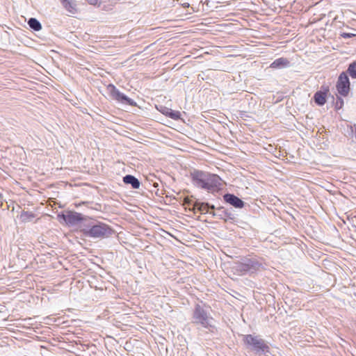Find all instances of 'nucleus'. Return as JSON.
<instances>
[{
  "label": "nucleus",
  "instance_id": "nucleus-1",
  "mask_svg": "<svg viewBox=\"0 0 356 356\" xmlns=\"http://www.w3.org/2000/svg\"><path fill=\"white\" fill-rule=\"evenodd\" d=\"M191 177L195 186L207 190L209 193L218 191L222 185L221 179L215 174L195 170L191 172Z\"/></svg>",
  "mask_w": 356,
  "mask_h": 356
},
{
  "label": "nucleus",
  "instance_id": "nucleus-2",
  "mask_svg": "<svg viewBox=\"0 0 356 356\" xmlns=\"http://www.w3.org/2000/svg\"><path fill=\"white\" fill-rule=\"evenodd\" d=\"M81 231L84 236L92 238L108 237L112 233V229L107 225L102 222H95L89 219L86 224L83 225Z\"/></svg>",
  "mask_w": 356,
  "mask_h": 356
},
{
  "label": "nucleus",
  "instance_id": "nucleus-3",
  "mask_svg": "<svg viewBox=\"0 0 356 356\" xmlns=\"http://www.w3.org/2000/svg\"><path fill=\"white\" fill-rule=\"evenodd\" d=\"M213 318L200 305H197L193 314V323L200 325L202 327L211 330L213 328Z\"/></svg>",
  "mask_w": 356,
  "mask_h": 356
},
{
  "label": "nucleus",
  "instance_id": "nucleus-4",
  "mask_svg": "<svg viewBox=\"0 0 356 356\" xmlns=\"http://www.w3.org/2000/svg\"><path fill=\"white\" fill-rule=\"evenodd\" d=\"M243 342L248 348L252 349L256 353H268L269 347L265 341L259 336L247 334L243 337Z\"/></svg>",
  "mask_w": 356,
  "mask_h": 356
},
{
  "label": "nucleus",
  "instance_id": "nucleus-5",
  "mask_svg": "<svg viewBox=\"0 0 356 356\" xmlns=\"http://www.w3.org/2000/svg\"><path fill=\"white\" fill-rule=\"evenodd\" d=\"M106 90L110 97L122 104L136 106V103L128 97L124 93L121 92L113 84L110 83L106 87Z\"/></svg>",
  "mask_w": 356,
  "mask_h": 356
},
{
  "label": "nucleus",
  "instance_id": "nucleus-6",
  "mask_svg": "<svg viewBox=\"0 0 356 356\" xmlns=\"http://www.w3.org/2000/svg\"><path fill=\"white\" fill-rule=\"evenodd\" d=\"M59 217L62 218L67 224L70 225H77L81 223V227H83L84 224H86L88 218L84 217L81 213L75 211H68L66 214L59 215Z\"/></svg>",
  "mask_w": 356,
  "mask_h": 356
},
{
  "label": "nucleus",
  "instance_id": "nucleus-7",
  "mask_svg": "<svg viewBox=\"0 0 356 356\" xmlns=\"http://www.w3.org/2000/svg\"><path fill=\"white\" fill-rule=\"evenodd\" d=\"M243 261L246 266V271L249 275L256 273L258 271L265 269V266L259 258L244 257Z\"/></svg>",
  "mask_w": 356,
  "mask_h": 356
},
{
  "label": "nucleus",
  "instance_id": "nucleus-8",
  "mask_svg": "<svg viewBox=\"0 0 356 356\" xmlns=\"http://www.w3.org/2000/svg\"><path fill=\"white\" fill-rule=\"evenodd\" d=\"M350 81L346 72H343L339 76L336 88L338 93L343 96H348L350 92Z\"/></svg>",
  "mask_w": 356,
  "mask_h": 356
},
{
  "label": "nucleus",
  "instance_id": "nucleus-9",
  "mask_svg": "<svg viewBox=\"0 0 356 356\" xmlns=\"http://www.w3.org/2000/svg\"><path fill=\"white\" fill-rule=\"evenodd\" d=\"M223 200L227 203L237 209H241L244 207V202L234 194L226 193L223 195Z\"/></svg>",
  "mask_w": 356,
  "mask_h": 356
},
{
  "label": "nucleus",
  "instance_id": "nucleus-10",
  "mask_svg": "<svg viewBox=\"0 0 356 356\" xmlns=\"http://www.w3.org/2000/svg\"><path fill=\"white\" fill-rule=\"evenodd\" d=\"M231 268L234 274L236 275L242 276L248 274L246 271V266L243 261V258L241 259V261L234 262Z\"/></svg>",
  "mask_w": 356,
  "mask_h": 356
},
{
  "label": "nucleus",
  "instance_id": "nucleus-11",
  "mask_svg": "<svg viewBox=\"0 0 356 356\" xmlns=\"http://www.w3.org/2000/svg\"><path fill=\"white\" fill-rule=\"evenodd\" d=\"M63 8L70 14H75L77 12L76 0H60Z\"/></svg>",
  "mask_w": 356,
  "mask_h": 356
},
{
  "label": "nucleus",
  "instance_id": "nucleus-12",
  "mask_svg": "<svg viewBox=\"0 0 356 356\" xmlns=\"http://www.w3.org/2000/svg\"><path fill=\"white\" fill-rule=\"evenodd\" d=\"M290 61L286 58H279L275 60L270 65L271 68L281 69L289 67Z\"/></svg>",
  "mask_w": 356,
  "mask_h": 356
},
{
  "label": "nucleus",
  "instance_id": "nucleus-13",
  "mask_svg": "<svg viewBox=\"0 0 356 356\" xmlns=\"http://www.w3.org/2000/svg\"><path fill=\"white\" fill-rule=\"evenodd\" d=\"M328 90L325 91H317L314 95V99L315 103L318 106H323L326 102L327 92Z\"/></svg>",
  "mask_w": 356,
  "mask_h": 356
},
{
  "label": "nucleus",
  "instance_id": "nucleus-14",
  "mask_svg": "<svg viewBox=\"0 0 356 356\" xmlns=\"http://www.w3.org/2000/svg\"><path fill=\"white\" fill-rule=\"evenodd\" d=\"M123 181L126 184H130L134 189H138L140 186L139 180L131 175H127L124 176L123 177Z\"/></svg>",
  "mask_w": 356,
  "mask_h": 356
},
{
  "label": "nucleus",
  "instance_id": "nucleus-15",
  "mask_svg": "<svg viewBox=\"0 0 356 356\" xmlns=\"http://www.w3.org/2000/svg\"><path fill=\"white\" fill-rule=\"evenodd\" d=\"M193 206L194 209L198 210L202 213H211L209 212L210 204L207 202H200L198 201H195L193 204Z\"/></svg>",
  "mask_w": 356,
  "mask_h": 356
},
{
  "label": "nucleus",
  "instance_id": "nucleus-16",
  "mask_svg": "<svg viewBox=\"0 0 356 356\" xmlns=\"http://www.w3.org/2000/svg\"><path fill=\"white\" fill-rule=\"evenodd\" d=\"M29 27L35 31H39L42 29L40 22L35 18L31 17L28 20Z\"/></svg>",
  "mask_w": 356,
  "mask_h": 356
},
{
  "label": "nucleus",
  "instance_id": "nucleus-17",
  "mask_svg": "<svg viewBox=\"0 0 356 356\" xmlns=\"http://www.w3.org/2000/svg\"><path fill=\"white\" fill-rule=\"evenodd\" d=\"M347 74H349L353 79H356V61L351 63L346 72Z\"/></svg>",
  "mask_w": 356,
  "mask_h": 356
},
{
  "label": "nucleus",
  "instance_id": "nucleus-18",
  "mask_svg": "<svg viewBox=\"0 0 356 356\" xmlns=\"http://www.w3.org/2000/svg\"><path fill=\"white\" fill-rule=\"evenodd\" d=\"M16 206L17 207L13 206V212H15V210L16 209L17 215H16V216H15V220L16 224H17L18 223L17 220H19V222L21 221H22V210H21V207L18 204H17Z\"/></svg>",
  "mask_w": 356,
  "mask_h": 356
},
{
  "label": "nucleus",
  "instance_id": "nucleus-19",
  "mask_svg": "<svg viewBox=\"0 0 356 356\" xmlns=\"http://www.w3.org/2000/svg\"><path fill=\"white\" fill-rule=\"evenodd\" d=\"M217 210L218 212L222 211L224 213V216L228 219L234 220L235 218L234 215L231 211H229L228 210H223L222 207H219Z\"/></svg>",
  "mask_w": 356,
  "mask_h": 356
},
{
  "label": "nucleus",
  "instance_id": "nucleus-20",
  "mask_svg": "<svg viewBox=\"0 0 356 356\" xmlns=\"http://www.w3.org/2000/svg\"><path fill=\"white\" fill-rule=\"evenodd\" d=\"M166 115L174 120H177L180 117V113L179 111H175L171 109L166 113Z\"/></svg>",
  "mask_w": 356,
  "mask_h": 356
},
{
  "label": "nucleus",
  "instance_id": "nucleus-21",
  "mask_svg": "<svg viewBox=\"0 0 356 356\" xmlns=\"http://www.w3.org/2000/svg\"><path fill=\"white\" fill-rule=\"evenodd\" d=\"M343 104H344L343 99L340 97H337L336 99V102L334 104L335 109L336 110L341 109L343 106Z\"/></svg>",
  "mask_w": 356,
  "mask_h": 356
},
{
  "label": "nucleus",
  "instance_id": "nucleus-22",
  "mask_svg": "<svg viewBox=\"0 0 356 356\" xmlns=\"http://www.w3.org/2000/svg\"><path fill=\"white\" fill-rule=\"evenodd\" d=\"M35 218V216L31 212L24 211V222L31 221Z\"/></svg>",
  "mask_w": 356,
  "mask_h": 356
},
{
  "label": "nucleus",
  "instance_id": "nucleus-23",
  "mask_svg": "<svg viewBox=\"0 0 356 356\" xmlns=\"http://www.w3.org/2000/svg\"><path fill=\"white\" fill-rule=\"evenodd\" d=\"M354 35H355V34H353V33H343L341 34V36L343 38H352Z\"/></svg>",
  "mask_w": 356,
  "mask_h": 356
},
{
  "label": "nucleus",
  "instance_id": "nucleus-24",
  "mask_svg": "<svg viewBox=\"0 0 356 356\" xmlns=\"http://www.w3.org/2000/svg\"><path fill=\"white\" fill-rule=\"evenodd\" d=\"M86 1L90 5H96L99 1V0H86Z\"/></svg>",
  "mask_w": 356,
  "mask_h": 356
},
{
  "label": "nucleus",
  "instance_id": "nucleus-25",
  "mask_svg": "<svg viewBox=\"0 0 356 356\" xmlns=\"http://www.w3.org/2000/svg\"><path fill=\"white\" fill-rule=\"evenodd\" d=\"M210 213L212 214V216H220V218H223L222 216V213L218 214V213H216L214 211L211 212Z\"/></svg>",
  "mask_w": 356,
  "mask_h": 356
},
{
  "label": "nucleus",
  "instance_id": "nucleus-26",
  "mask_svg": "<svg viewBox=\"0 0 356 356\" xmlns=\"http://www.w3.org/2000/svg\"><path fill=\"white\" fill-rule=\"evenodd\" d=\"M185 203H186V204H188V205H191V202H190L188 199H186V200H185Z\"/></svg>",
  "mask_w": 356,
  "mask_h": 356
},
{
  "label": "nucleus",
  "instance_id": "nucleus-27",
  "mask_svg": "<svg viewBox=\"0 0 356 356\" xmlns=\"http://www.w3.org/2000/svg\"><path fill=\"white\" fill-rule=\"evenodd\" d=\"M29 82L28 81H24L23 83L24 87H27L26 83H29Z\"/></svg>",
  "mask_w": 356,
  "mask_h": 356
},
{
  "label": "nucleus",
  "instance_id": "nucleus-28",
  "mask_svg": "<svg viewBox=\"0 0 356 356\" xmlns=\"http://www.w3.org/2000/svg\"><path fill=\"white\" fill-rule=\"evenodd\" d=\"M31 320V318L29 319H24V327L26 326L24 322H26L27 321Z\"/></svg>",
  "mask_w": 356,
  "mask_h": 356
},
{
  "label": "nucleus",
  "instance_id": "nucleus-29",
  "mask_svg": "<svg viewBox=\"0 0 356 356\" xmlns=\"http://www.w3.org/2000/svg\"><path fill=\"white\" fill-rule=\"evenodd\" d=\"M209 209H215L214 205H213V204L210 205Z\"/></svg>",
  "mask_w": 356,
  "mask_h": 356
}]
</instances>
